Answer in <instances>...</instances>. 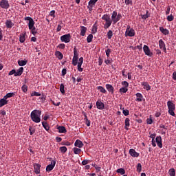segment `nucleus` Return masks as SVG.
<instances>
[{"label": "nucleus", "mask_w": 176, "mask_h": 176, "mask_svg": "<svg viewBox=\"0 0 176 176\" xmlns=\"http://www.w3.org/2000/svg\"><path fill=\"white\" fill-rule=\"evenodd\" d=\"M146 122H147L148 124H152L153 122V119L152 118H147Z\"/></svg>", "instance_id": "nucleus-59"}, {"label": "nucleus", "mask_w": 176, "mask_h": 176, "mask_svg": "<svg viewBox=\"0 0 176 176\" xmlns=\"http://www.w3.org/2000/svg\"><path fill=\"white\" fill-rule=\"evenodd\" d=\"M42 112L40 110L35 109L33 110L30 113V118L32 120L36 123H39L41 122V115Z\"/></svg>", "instance_id": "nucleus-1"}, {"label": "nucleus", "mask_w": 176, "mask_h": 176, "mask_svg": "<svg viewBox=\"0 0 176 176\" xmlns=\"http://www.w3.org/2000/svg\"><path fill=\"white\" fill-rule=\"evenodd\" d=\"M167 107L168 109V113L171 115L172 116H175V109H176V106L175 104L173 102V100H168L167 102Z\"/></svg>", "instance_id": "nucleus-2"}, {"label": "nucleus", "mask_w": 176, "mask_h": 176, "mask_svg": "<svg viewBox=\"0 0 176 176\" xmlns=\"http://www.w3.org/2000/svg\"><path fill=\"white\" fill-rule=\"evenodd\" d=\"M157 146H158L160 148L162 147V136H157L156 139Z\"/></svg>", "instance_id": "nucleus-20"}, {"label": "nucleus", "mask_w": 176, "mask_h": 176, "mask_svg": "<svg viewBox=\"0 0 176 176\" xmlns=\"http://www.w3.org/2000/svg\"><path fill=\"white\" fill-rule=\"evenodd\" d=\"M55 56H56V58L58 59V60H62L63 58V54L60 52H55Z\"/></svg>", "instance_id": "nucleus-27"}, {"label": "nucleus", "mask_w": 176, "mask_h": 176, "mask_svg": "<svg viewBox=\"0 0 176 176\" xmlns=\"http://www.w3.org/2000/svg\"><path fill=\"white\" fill-rule=\"evenodd\" d=\"M52 103L54 106H56V107H59V106L60 105V104H61L60 102H55L53 101V100H52Z\"/></svg>", "instance_id": "nucleus-58"}, {"label": "nucleus", "mask_w": 176, "mask_h": 176, "mask_svg": "<svg viewBox=\"0 0 176 176\" xmlns=\"http://www.w3.org/2000/svg\"><path fill=\"white\" fill-rule=\"evenodd\" d=\"M126 36L133 37L135 36V30L133 28H131V26H127L126 30L125 32Z\"/></svg>", "instance_id": "nucleus-7"}, {"label": "nucleus", "mask_w": 176, "mask_h": 176, "mask_svg": "<svg viewBox=\"0 0 176 176\" xmlns=\"http://www.w3.org/2000/svg\"><path fill=\"white\" fill-rule=\"evenodd\" d=\"M73 151L74 154H76V155L80 154L82 151L80 148H76V147L73 148Z\"/></svg>", "instance_id": "nucleus-37"}, {"label": "nucleus", "mask_w": 176, "mask_h": 176, "mask_svg": "<svg viewBox=\"0 0 176 176\" xmlns=\"http://www.w3.org/2000/svg\"><path fill=\"white\" fill-rule=\"evenodd\" d=\"M116 172L120 174L121 175L126 174V170L123 168H120L116 170Z\"/></svg>", "instance_id": "nucleus-33"}, {"label": "nucleus", "mask_w": 176, "mask_h": 176, "mask_svg": "<svg viewBox=\"0 0 176 176\" xmlns=\"http://www.w3.org/2000/svg\"><path fill=\"white\" fill-rule=\"evenodd\" d=\"M34 172L36 175L39 174L40 173V168H41V165L39 164H35L34 165Z\"/></svg>", "instance_id": "nucleus-22"}, {"label": "nucleus", "mask_w": 176, "mask_h": 176, "mask_svg": "<svg viewBox=\"0 0 176 176\" xmlns=\"http://www.w3.org/2000/svg\"><path fill=\"white\" fill-rule=\"evenodd\" d=\"M27 63H28V61L24 60H18V64L21 67L25 66L27 65Z\"/></svg>", "instance_id": "nucleus-32"}, {"label": "nucleus", "mask_w": 176, "mask_h": 176, "mask_svg": "<svg viewBox=\"0 0 176 176\" xmlns=\"http://www.w3.org/2000/svg\"><path fill=\"white\" fill-rule=\"evenodd\" d=\"M8 104V100L6 98L5 96H3V98H1L0 100V108Z\"/></svg>", "instance_id": "nucleus-15"}, {"label": "nucleus", "mask_w": 176, "mask_h": 176, "mask_svg": "<svg viewBox=\"0 0 176 176\" xmlns=\"http://www.w3.org/2000/svg\"><path fill=\"white\" fill-rule=\"evenodd\" d=\"M80 35L84 36L87 31V28L85 26H80Z\"/></svg>", "instance_id": "nucleus-24"}, {"label": "nucleus", "mask_w": 176, "mask_h": 176, "mask_svg": "<svg viewBox=\"0 0 176 176\" xmlns=\"http://www.w3.org/2000/svg\"><path fill=\"white\" fill-rule=\"evenodd\" d=\"M122 16L120 13L118 14L116 11H113L111 15V21L113 23V25H116L121 19Z\"/></svg>", "instance_id": "nucleus-4"}, {"label": "nucleus", "mask_w": 176, "mask_h": 176, "mask_svg": "<svg viewBox=\"0 0 176 176\" xmlns=\"http://www.w3.org/2000/svg\"><path fill=\"white\" fill-rule=\"evenodd\" d=\"M55 164H56V161L53 160L50 164L47 165L46 166V171L47 172H50L52 171L54 167H55Z\"/></svg>", "instance_id": "nucleus-11"}, {"label": "nucleus", "mask_w": 176, "mask_h": 176, "mask_svg": "<svg viewBox=\"0 0 176 176\" xmlns=\"http://www.w3.org/2000/svg\"><path fill=\"white\" fill-rule=\"evenodd\" d=\"M104 63L106 65H110V64H112L113 60H112V58L107 59L104 61Z\"/></svg>", "instance_id": "nucleus-52"}, {"label": "nucleus", "mask_w": 176, "mask_h": 176, "mask_svg": "<svg viewBox=\"0 0 176 176\" xmlns=\"http://www.w3.org/2000/svg\"><path fill=\"white\" fill-rule=\"evenodd\" d=\"M23 71H24V68L23 67H20L19 69L15 71L14 76H21L23 73Z\"/></svg>", "instance_id": "nucleus-16"}, {"label": "nucleus", "mask_w": 176, "mask_h": 176, "mask_svg": "<svg viewBox=\"0 0 176 176\" xmlns=\"http://www.w3.org/2000/svg\"><path fill=\"white\" fill-rule=\"evenodd\" d=\"M91 32L92 34H96L97 32V26H92Z\"/></svg>", "instance_id": "nucleus-56"}, {"label": "nucleus", "mask_w": 176, "mask_h": 176, "mask_svg": "<svg viewBox=\"0 0 176 176\" xmlns=\"http://www.w3.org/2000/svg\"><path fill=\"white\" fill-rule=\"evenodd\" d=\"M10 7L8 0H1L0 1V8L2 9L8 10Z\"/></svg>", "instance_id": "nucleus-6"}, {"label": "nucleus", "mask_w": 176, "mask_h": 176, "mask_svg": "<svg viewBox=\"0 0 176 176\" xmlns=\"http://www.w3.org/2000/svg\"><path fill=\"white\" fill-rule=\"evenodd\" d=\"M31 31V33L35 36L37 34V30L36 28H35V26H33L31 29H30Z\"/></svg>", "instance_id": "nucleus-40"}, {"label": "nucleus", "mask_w": 176, "mask_h": 176, "mask_svg": "<svg viewBox=\"0 0 176 176\" xmlns=\"http://www.w3.org/2000/svg\"><path fill=\"white\" fill-rule=\"evenodd\" d=\"M160 31L164 34V35H168L169 31L168 29H164L163 26L160 27Z\"/></svg>", "instance_id": "nucleus-23"}, {"label": "nucleus", "mask_w": 176, "mask_h": 176, "mask_svg": "<svg viewBox=\"0 0 176 176\" xmlns=\"http://www.w3.org/2000/svg\"><path fill=\"white\" fill-rule=\"evenodd\" d=\"M29 131H30V135H34V133H35V130H34V129H32V126H30V127L29 128Z\"/></svg>", "instance_id": "nucleus-57"}, {"label": "nucleus", "mask_w": 176, "mask_h": 176, "mask_svg": "<svg viewBox=\"0 0 176 176\" xmlns=\"http://www.w3.org/2000/svg\"><path fill=\"white\" fill-rule=\"evenodd\" d=\"M31 96H36V97H39L41 96V94L39 92L34 91L31 94Z\"/></svg>", "instance_id": "nucleus-45"}, {"label": "nucleus", "mask_w": 176, "mask_h": 176, "mask_svg": "<svg viewBox=\"0 0 176 176\" xmlns=\"http://www.w3.org/2000/svg\"><path fill=\"white\" fill-rule=\"evenodd\" d=\"M124 124H125V129L128 131L129 130L128 127L130 126V119L129 118H126L125 119Z\"/></svg>", "instance_id": "nucleus-30"}, {"label": "nucleus", "mask_w": 176, "mask_h": 176, "mask_svg": "<svg viewBox=\"0 0 176 176\" xmlns=\"http://www.w3.org/2000/svg\"><path fill=\"white\" fill-rule=\"evenodd\" d=\"M113 34L112 30H109V32H107V38L109 40L112 39V36H113Z\"/></svg>", "instance_id": "nucleus-39"}, {"label": "nucleus", "mask_w": 176, "mask_h": 176, "mask_svg": "<svg viewBox=\"0 0 176 176\" xmlns=\"http://www.w3.org/2000/svg\"><path fill=\"white\" fill-rule=\"evenodd\" d=\"M35 22L33 19H31L28 23L29 30L32 29L34 27Z\"/></svg>", "instance_id": "nucleus-31"}, {"label": "nucleus", "mask_w": 176, "mask_h": 176, "mask_svg": "<svg viewBox=\"0 0 176 176\" xmlns=\"http://www.w3.org/2000/svg\"><path fill=\"white\" fill-rule=\"evenodd\" d=\"M122 85L124 86L125 88H128L129 86V84L127 82V81L124 80V81H122L121 82Z\"/></svg>", "instance_id": "nucleus-46"}, {"label": "nucleus", "mask_w": 176, "mask_h": 176, "mask_svg": "<svg viewBox=\"0 0 176 176\" xmlns=\"http://www.w3.org/2000/svg\"><path fill=\"white\" fill-rule=\"evenodd\" d=\"M83 116H85L84 120L85 121V124L87 127L90 126L91 122L90 120L88 119L87 114L86 112H82Z\"/></svg>", "instance_id": "nucleus-13"}, {"label": "nucleus", "mask_w": 176, "mask_h": 176, "mask_svg": "<svg viewBox=\"0 0 176 176\" xmlns=\"http://www.w3.org/2000/svg\"><path fill=\"white\" fill-rule=\"evenodd\" d=\"M19 40H20L21 43H23L25 42V33H22L20 35Z\"/></svg>", "instance_id": "nucleus-29"}, {"label": "nucleus", "mask_w": 176, "mask_h": 176, "mask_svg": "<svg viewBox=\"0 0 176 176\" xmlns=\"http://www.w3.org/2000/svg\"><path fill=\"white\" fill-rule=\"evenodd\" d=\"M172 78H173V80H176V72H173Z\"/></svg>", "instance_id": "nucleus-64"}, {"label": "nucleus", "mask_w": 176, "mask_h": 176, "mask_svg": "<svg viewBox=\"0 0 176 176\" xmlns=\"http://www.w3.org/2000/svg\"><path fill=\"white\" fill-rule=\"evenodd\" d=\"M175 17L173 14H170V15H168L166 18V19L168 21H173L174 20Z\"/></svg>", "instance_id": "nucleus-47"}, {"label": "nucleus", "mask_w": 176, "mask_h": 176, "mask_svg": "<svg viewBox=\"0 0 176 176\" xmlns=\"http://www.w3.org/2000/svg\"><path fill=\"white\" fill-rule=\"evenodd\" d=\"M141 85L143 86V89L146 91H149L151 89V87L148 85L147 81H143V82H141Z\"/></svg>", "instance_id": "nucleus-14"}, {"label": "nucleus", "mask_w": 176, "mask_h": 176, "mask_svg": "<svg viewBox=\"0 0 176 176\" xmlns=\"http://www.w3.org/2000/svg\"><path fill=\"white\" fill-rule=\"evenodd\" d=\"M50 16H53L54 18L55 17V11H54V10H53L52 11H51L50 12Z\"/></svg>", "instance_id": "nucleus-60"}, {"label": "nucleus", "mask_w": 176, "mask_h": 176, "mask_svg": "<svg viewBox=\"0 0 176 176\" xmlns=\"http://www.w3.org/2000/svg\"><path fill=\"white\" fill-rule=\"evenodd\" d=\"M70 38H71L70 34L63 35L60 37V41L62 42H65V43H67L70 42Z\"/></svg>", "instance_id": "nucleus-10"}, {"label": "nucleus", "mask_w": 176, "mask_h": 176, "mask_svg": "<svg viewBox=\"0 0 176 176\" xmlns=\"http://www.w3.org/2000/svg\"><path fill=\"white\" fill-rule=\"evenodd\" d=\"M83 64V57H81L78 60V63H77L78 65H82Z\"/></svg>", "instance_id": "nucleus-53"}, {"label": "nucleus", "mask_w": 176, "mask_h": 176, "mask_svg": "<svg viewBox=\"0 0 176 176\" xmlns=\"http://www.w3.org/2000/svg\"><path fill=\"white\" fill-rule=\"evenodd\" d=\"M14 25V23L11 20H7L6 21V26L7 28H12Z\"/></svg>", "instance_id": "nucleus-19"}, {"label": "nucleus", "mask_w": 176, "mask_h": 176, "mask_svg": "<svg viewBox=\"0 0 176 176\" xmlns=\"http://www.w3.org/2000/svg\"><path fill=\"white\" fill-rule=\"evenodd\" d=\"M137 170L138 172H141V170H142V165L140 163H138L137 165Z\"/></svg>", "instance_id": "nucleus-55"}, {"label": "nucleus", "mask_w": 176, "mask_h": 176, "mask_svg": "<svg viewBox=\"0 0 176 176\" xmlns=\"http://www.w3.org/2000/svg\"><path fill=\"white\" fill-rule=\"evenodd\" d=\"M102 19L105 21L106 23L104 25V29H108L112 25V19H111V16L109 14H105L102 16Z\"/></svg>", "instance_id": "nucleus-3"}, {"label": "nucleus", "mask_w": 176, "mask_h": 176, "mask_svg": "<svg viewBox=\"0 0 176 176\" xmlns=\"http://www.w3.org/2000/svg\"><path fill=\"white\" fill-rule=\"evenodd\" d=\"M168 173L170 176H175L176 171L174 168H172L170 170H169Z\"/></svg>", "instance_id": "nucleus-34"}, {"label": "nucleus", "mask_w": 176, "mask_h": 176, "mask_svg": "<svg viewBox=\"0 0 176 176\" xmlns=\"http://www.w3.org/2000/svg\"><path fill=\"white\" fill-rule=\"evenodd\" d=\"M129 154L132 157H139L140 156V153H137V151L133 148L129 149Z\"/></svg>", "instance_id": "nucleus-12"}, {"label": "nucleus", "mask_w": 176, "mask_h": 176, "mask_svg": "<svg viewBox=\"0 0 176 176\" xmlns=\"http://www.w3.org/2000/svg\"><path fill=\"white\" fill-rule=\"evenodd\" d=\"M57 129L58 130V132L59 133H66L67 132V130H66V128L63 126H59L57 127Z\"/></svg>", "instance_id": "nucleus-26"}, {"label": "nucleus", "mask_w": 176, "mask_h": 176, "mask_svg": "<svg viewBox=\"0 0 176 176\" xmlns=\"http://www.w3.org/2000/svg\"><path fill=\"white\" fill-rule=\"evenodd\" d=\"M96 107L98 109H103L104 108V102H101L100 100H98L96 102Z\"/></svg>", "instance_id": "nucleus-17"}, {"label": "nucleus", "mask_w": 176, "mask_h": 176, "mask_svg": "<svg viewBox=\"0 0 176 176\" xmlns=\"http://www.w3.org/2000/svg\"><path fill=\"white\" fill-rule=\"evenodd\" d=\"M93 41V35L92 34H89L87 37V42L88 43H90L91 42H92Z\"/></svg>", "instance_id": "nucleus-41"}, {"label": "nucleus", "mask_w": 176, "mask_h": 176, "mask_svg": "<svg viewBox=\"0 0 176 176\" xmlns=\"http://www.w3.org/2000/svg\"><path fill=\"white\" fill-rule=\"evenodd\" d=\"M136 97H137L136 101H137L138 102H141V101H142L143 96H142V94H140V93H137V94H136Z\"/></svg>", "instance_id": "nucleus-25"}, {"label": "nucleus", "mask_w": 176, "mask_h": 176, "mask_svg": "<svg viewBox=\"0 0 176 176\" xmlns=\"http://www.w3.org/2000/svg\"><path fill=\"white\" fill-rule=\"evenodd\" d=\"M83 142L80 140H77L75 142H74V146H77L78 148H82L83 147Z\"/></svg>", "instance_id": "nucleus-21"}, {"label": "nucleus", "mask_w": 176, "mask_h": 176, "mask_svg": "<svg viewBox=\"0 0 176 176\" xmlns=\"http://www.w3.org/2000/svg\"><path fill=\"white\" fill-rule=\"evenodd\" d=\"M106 89H107V91L111 93V94H113V93H114V87L111 85L107 84L106 85Z\"/></svg>", "instance_id": "nucleus-18"}, {"label": "nucleus", "mask_w": 176, "mask_h": 176, "mask_svg": "<svg viewBox=\"0 0 176 176\" xmlns=\"http://www.w3.org/2000/svg\"><path fill=\"white\" fill-rule=\"evenodd\" d=\"M61 145H63V146H70L71 143L69 142H68V141L62 142H61Z\"/></svg>", "instance_id": "nucleus-54"}, {"label": "nucleus", "mask_w": 176, "mask_h": 176, "mask_svg": "<svg viewBox=\"0 0 176 176\" xmlns=\"http://www.w3.org/2000/svg\"><path fill=\"white\" fill-rule=\"evenodd\" d=\"M43 124V127L46 130V131H49L50 130V126L48 125V124L45 122H42Z\"/></svg>", "instance_id": "nucleus-35"}, {"label": "nucleus", "mask_w": 176, "mask_h": 176, "mask_svg": "<svg viewBox=\"0 0 176 176\" xmlns=\"http://www.w3.org/2000/svg\"><path fill=\"white\" fill-rule=\"evenodd\" d=\"M78 69L79 72H82L83 68H82V65H78Z\"/></svg>", "instance_id": "nucleus-61"}, {"label": "nucleus", "mask_w": 176, "mask_h": 176, "mask_svg": "<svg viewBox=\"0 0 176 176\" xmlns=\"http://www.w3.org/2000/svg\"><path fill=\"white\" fill-rule=\"evenodd\" d=\"M103 64V60L101 58H99L98 59V65L99 66H101Z\"/></svg>", "instance_id": "nucleus-62"}, {"label": "nucleus", "mask_w": 176, "mask_h": 176, "mask_svg": "<svg viewBox=\"0 0 176 176\" xmlns=\"http://www.w3.org/2000/svg\"><path fill=\"white\" fill-rule=\"evenodd\" d=\"M143 51L144 52V54L149 56V57H152L153 56V53L151 52V50L149 49V47H148V45H144L143 46Z\"/></svg>", "instance_id": "nucleus-8"}, {"label": "nucleus", "mask_w": 176, "mask_h": 176, "mask_svg": "<svg viewBox=\"0 0 176 176\" xmlns=\"http://www.w3.org/2000/svg\"><path fill=\"white\" fill-rule=\"evenodd\" d=\"M60 91L62 93V94H65V86L63 84H60Z\"/></svg>", "instance_id": "nucleus-42"}, {"label": "nucleus", "mask_w": 176, "mask_h": 176, "mask_svg": "<svg viewBox=\"0 0 176 176\" xmlns=\"http://www.w3.org/2000/svg\"><path fill=\"white\" fill-rule=\"evenodd\" d=\"M97 89L100 91L101 93L103 94H105L107 91L104 89V88L102 86H98L97 87Z\"/></svg>", "instance_id": "nucleus-36"}, {"label": "nucleus", "mask_w": 176, "mask_h": 176, "mask_svg": "<svg viewBox=\"0 0 176 176\" xmlns=\"http://www.w3.org/2000/svg\"><path fill=\"white\" fill-rule=\"evenodd\" d=\"M127 91H128V88L121 87L119 91L120 93H126Z\"/></svg>", "instance_id": "nucleus-50"}, {"label": "nucleus", "mask_w": 176, "mask_h": 176, "mask_svg": "<svg viewBox=\"0 0 176 176\" xmlns=\"http://www.w3.org/2000/svg\"><path fill=\"white\" fill-rule=\"evenodd\" d=\"M60 151L62 153H65L67 151V148L66 146H61Z\"/></svg>", "instance_id": "nucleus-44"}, {"label": "nucleus", "mask_w": 176, "mask_h": 176, "mask_svg": "<svg viewBox=\"0 0 176 176\" xmlns=\"http://www.w3.org/2000/svg\"><path fill=\"white\" fill-rule=\"evenodd\" d=\"M78 53L77 52V50L76 47L74 49V56L72 59V65L74 66H76L78 65Z\"/></svg>", "instance_id": "nucleus-5"}, {"label": "nucleus", "mask_w": 176, "mask_h": 176, "mask_svg": "<svg viewBox=\"0 0 176 176\" xmlns=\"http://www.w3.org/2000/svg\"><path fill=\"white\" fill-rule=\"evenodd\" d=\"M111 52V49H109V48H107V49L106 50L105 52H106V54H107V58H109V57H110Z\"/></svg>", "instance_id": "nucleus-51"}, {"label": "nucleus", "mask_w": 176, "mask_h": 176, "mask_svg": "<svg viewBox=\"0 0 176 176\" xmlns=\"http://www.w3.org/2000/svg\"><path fill=\"white\" fill-rule=\"evenodd\" d=\"M155 136H156V133H151V134H150V138H151L152 140H155Z\"/></svg>", "instance_id": "nucleus-63"}, {"label": "nucleus", "mask_w": 176, "mask_h": 176, "mask_svg": "<svg viewBox=\"0 0 176 176\" xmlns=\"http://www.w3.org/2000/svg\"><path fill=\"white\" fill-rule=\"evenodd\" d=\"M158 43L160 49L162 50L164 52L166 53L167 49L164 41L162 39H160Z\"/></svg>", "instance_id": "nucleus-9"}, {"label": "nucleus", "mask_w": 176, "mask_h": 176, "mask_svg": "<svg viewBox=\"0 0 176 176\" xmlns=\"http://www.w3.org/2000/svg\"><path fill=\"white\" fill-rule=\"evenodd\" d=\"M98 1V0H90L89 1V5L91 6V8H92L94 6L96 5Z\"/></svg>", "instance_id": "nucleus-38"}, {"label": "nucleus", "mask_w": 176, "mask_h": 176, "mask_svg": "<svg viewBox=\"0 0 176 176\" xmlns=\"http://www.w3.org/2000/svg\"><path fill=\"white\" fill-rule=\"evenodd\" d=\"M150 16L149 14H148V11H146V13L145 14H141V17L144 20H146Z\"/></svg>", "instance_id": "nucleus-43"}, {"label": "nucleus", "mask_w": 176, "mask_h": 176, "mask_svg": "<svg viewBox=\"0 0 176 176\" xmlns=\"http://www.w3.org/2000/svg\"><path fill=\"white\" fill-rule=\"evenodd\" d=\"M122 113L125 116H127L129 115V111L128 109H123L122 110Z\"/></svg>", "instance_id": "nucleus-49"}, {"label": "nucleus", "mask_w": 176, "mask_h": 176, "mask_svg": "<svg viewBox=\"0 0 176 176\" xmlns=\"http://www.w3.org/2000/svg\"><path fill=\"white\" fill-rule=\"evenodd\" d=\"M16 96L15 92H11V93H8L6 96H4L5 98L8 100V98H10L12 97H14Z\"/></svg>", "instance_id": "nucleus-28"}, {"label": "nucleus", "mask_w": 176, "mask_h": 176, "mask_svg": "<svg viewBox=\"0 0 176 176\" xmlns=\"http://www.w3.org/2000/svg\"><path fill=\"white\" fill-rule=\"evenodd\" d=\"M21 90L24 92V93H26L28 91V86L25 85H23L22 87H21Z\"/></svg>", "instance_id": "nucleus-48"}]
</instances>
